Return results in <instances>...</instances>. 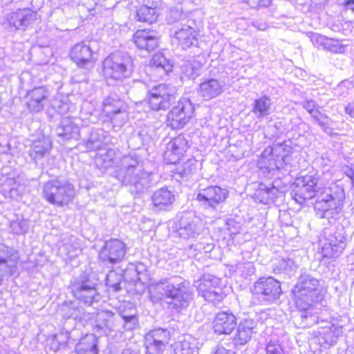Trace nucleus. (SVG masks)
Here are the masks:
<instances>
[{"label":"nucleus","instance_id":"nucleus-1","mask_svg":"<svg viewBox=\"0 0 354 354\" xmlns=\"http://www.w3.org/2000/svg\"><path fill=\"white\" fill-rule=\"evenodd\" d=\"M149 293L153 304L165 299L168 308L178 312L186 308L192 300L189 283L178 276L162 279L151 285Z\"/></svg>","mask_w":354,"mask_h":354},{"label":"nucleus","instance_id":"nucleus-2","mask_svg":"<svg viewBox=\"0 0 354 354\" xmlns=\"http://www.w3.org/2000/svg\"><path fill=\"white\" fill-rule=\"evenodd\" d=\"M292 294L302 322L309 324L308 319L315 321L313 311L323 298L321 281L308 273H303L292 289Z\"/></svg>","mask_w":354,"mask_h":354},{"label":"nucleus","instance_id":"nucleus-3","mask_svg":"<svg viewBox=\"0 0 354 354\" xmlns=\"http://www.w3.org/2000/svg\"><path fill=\"white\" fill-rule=\"evenodd\" d=\"M152 174L145 170L142 162L136 156H124L120 159L116 178L123 185L131 187V191L142 193L151 185Z\"/></svg>","mask_w":354,"mask_h":354},{"label":"nucleus","instance_id":"nucleus-4","mask_svg":"<svg viewBox=\"0 0 354 354\" xmlns=\"http://www.w3.org/2000/svg\"><path fill=\"white\" fill-rule=\"evenodd\" d=\"M344 200V188L334 182H328L315 203V215L319 218L335 217L342 211Z\"/></svg>","mask_w":354,"mask_h":354},{"label":"nucleus","instance_id":"nucleus-5","mask_svg":"<svg viewBox=\"0 0 354 354\" xmlns=\"http://www.w3.org/2000/svg\"><path fill=\"white\" fill-rule=\"evenodd\" d=\"M133 71V59L124 53H112L104 59L102 64L103 76L111 85L131 77Z\"/></svg>","mask_w":354,"mask_h":354},{"label":"nucleus","instance_id":"nucleus-6","mask_svg":"<svg viewBox=\"0 0 354 354\" xmlns=\"http://www.w3.org/2000/svg\"><path fill=\"white\" fill-rule=\"evenodd\" d=\"M42 194L49 203L63 207L72 201L75 195V189L69 180L55 178L44 183Z\"/></svg>","mask_w":354,"mask_h":354},{"label":"nucleus","instance_id":"nucleus-7","mask_svg":"<svg viewBox=\"0 0 354 354\" xmlns=\"http://www.w3.org/2000/svg\"><path fill=\"white\" fill-rule=\"evenodd\" d=\"M292 150L290 141L274 144L263 150L258 164L261 169H266L268 172L278 170L283 167L286 158L292 153Z\"/></svg>","mask_w":354,"mask_h":354},{"label":"nucleus","instance_id":"nucleus-8","mask_svg":"<svg viewBox=\"0 0 354 354\" xmlns=\"http://www.w3.org/2000/svg\"><path fill=\"white\" fill-rule=\"evenodd\" d=\"M325 178H315L313 176H305L297 180L296 186L291 192L293 199L302 204L306 200L318 196L327 183Z\"/></svg>","mask_w":354,"mask_h":354},{"label":"nucleus","instance_id":"nucleus-9","mask_svg":"<svg viewBox=\"0 0 354 354\" xmlns=\"http://www.w3.org/2000/svg\"><path fill=\"white\" fill-rule=\"evenodd\" d=\"M325 178H315L313 176H305L297 180L296 186L291 192L293 199L302 204L306 200L318 196L327 183Z\"/></svg>","mask_w":354,"mask_h":354},{"label":"nucleus","instance_id":"nucleus-10","mask_svg":"<svg viewBox=\"0 0 354 354\" xmlns=\"http://www.w3.org/2000/svg\"><path fill=\"white\" fill-rule=\"evenodd\" d=\"M252 294L266 304L276 303L282 294L281 283L272 277H260L254 282Z\"/></svg>","mask_w":354,"mask_h":354},{"label":"nucleus","instance_id":"nucleus-11","mask_svg":"<svg viewBox=\"0 0 354 354\" xmlns=\"http://www.w3.org/2000/svg\"><path fill=\"white\" fill-rule=\"evenodd\" d=\"M176 88L168 84L154 86L148 91V104L155 111L166 109L176 99Z\"/></svg>","mask_w":354,"mask_h":354},{"label":"nucleus","instance_id":"nucleus-12","mask_svg":"<svg viewBox=\"0 0 354 354\" xmlns=\"http://www.w3.org/2000/svg\"><path fill=\"white\" fill-rule=\"evenodd\" d=\"M194 108L190 100L180 99L167 115V125L173 129H183L194 115Z\"/></svg>","mask_w":354,"mask_h":354},{"label":"nucleus","instance_id":"nucleus-13","mask_svg":"<svg viewBox=\"0 0 354 354\" xmlns=\"http://www.w3.org/2000/svg\"><path fill=\"white\" fill-rule=\"evenodd\" d=\"M228 196V191L219 186L212 185L205 188L199 187L196 199L205 207H215L223 203Z\"/></svg>","mask_w":354,"mask_h":354},{"label":"nucleus","instance_id":"nucleus-14","mask_svg":"<svg viewBox=\"0 0 354 354\" xmlns=\"http://www.w3.org/2000/svg\"><path fill=\"white\" fill-rule=\"evenodd\" d=\"M19 252L3 244L0 245V284L4 278L17 272Z\"/></svg>","mask_w":354,"mask_h":354},{"label":"nucleus","instance_id":"nucleus-15","mask_svg":"<svg viewBox=\"0 0 354 354\" xmlns=\"http://www.w3.org/2000/svg\"><path fill=\"white\" fill-rule=\"evenodd\" d=\"M72 293L78 301L88 306L99 302L101 299L95 284L88 279L75 282L72 285Z\"/></svg>","mask_w":354,"mask_h":354},{"label":"nucleus","instance_id":"nucleus-16","mask_svg":"<svg viewBox=\"0 0 354 354\" xmlns=\"http://www.w3.org/2000/svg\"><path fill=\"white\" fill-rule=\"evenodd\" d=\"M126 254L124 243L119 239H111L105 242L100 251L99 258L106 265L118 263Z\"/></svg>","mask_w":354,"mask_h":354},{"label":"nucleus","instance_id":"nucleus-17","mask_svg":"<svg viewBox=\"0 0 354 354\" xmlns=\"http://www.w3.org/2000/svg\"><path fill=\"white\" fill-rule=\"evenodd\" d=\"M176 230L178 236L184 239H194L201 234L202 225L198 218L186 213L176 223Z\"/></svg>","mask_w":354,"mask_h":354},{"label":"nucleus","instance_id":"nucleus-18","mask_svg":"<svg viewBox=\"0 0 354 354\" xmlns=\"http://www.w3.org/2000/svg\"><path fill=\"white\" fill-rule=\"evenodd\" d=\"M37 12L30 8L17 9L6 16V23L14 30H25L26 28L37 19Z\"/></svg>","mask_w":354,"mask_h":354},{"label":"nucleus","instance_id":"nucleus-19","mask_svg":"<svg viewBox=\"0 0 354 354\" xmlns=\"http://www.w3.org/2000/svg\"><path fill=\"white\" fill-rule=\"evenodd\" d=\"M121 324L118 317L110 310L97 313L93 327L100 335H108L113 331H120Z\"/></svg>","mask_w":354,"mask_h":354},{"label":"nucleus","instance_id":"nucleus-20","mask_svg":"<svg viewBox=\"0 0 354 354\" xmlns=\"http://www.w3.org/2000/svg\"><path fill=\"white\" fill-rule=\"evenodd\" d=\"M169 339L170 333L167 329L160 328L151 330L145 337L147 348L156 354L162 353Z\"/></svg>","mask_w":354,"mask_h":354},{"label":"nucleus","instance_id":"nucleus-21","mask_svg":"<svg viewBox=\"0 0 354 354\" xmlns=\"http://www.w3.org/2000/svg\"><path fill=\"white\" fill-rule=\"evenodd\" d=\"M189 147V141L184 136L179 135L167 145L165 159L169 164H177Z\"/></svg>","mask_w":354,"mask_h":354},{"label":"nucleus","instance_id":"nucleus-22","mask_svg":"<svg viewBox=\"0 0 354 354\" xmlns=\"http://www.w3.org/2000/svg\"><path fill=\"white\" fill-rule=\"evenodd\" d=\"M25 191V180L21 176L5 178L0 187V192L6 198L15 201H19Z\"/></svg>","mask_w":354,"mask_h":354},{"label":"nucleus","instance_id":"nucleus-23","mask_svg":"<svg viewBox=\"0 0 354 354\" xmlns=\"http://www.w3.org/2000/svg\"><path fill=\"white\" fill-rule=\"evenodd\" d=\"M50 91L45 86L33 88L27 93L26 103L28 110L32 113H38L43 110L48 102Z\"/></svg>","mask_w":354,"mask_h":354},{"label":"nucleus","instance_id":"nucleus-24","mask_svg":"<svg viewBox=\"0 0 354 354\" xmlns=\"http://www.w3.org/2000/svg\"><path fill=\"white\" fill-rule=\"evenodd\" d=\"M346 238L343 233L335 231L330 234L328 242L326 243L322 248V255L325 258H337L342 253L346 248Z\"/></svg>","mask_w":354,"mask_h":354},{"label":"nucleus","instance_id":"nucleus-25","mask_svg":"<svg viewBox=\"0 0 354 354\" xmlns=\"http://www.w3.org/2000/svg\"><path fill=\"white\" fill-rule=\"evenodd\" d=\"M70 56L80 68L90 69L94 66L92 50L90 46L83 43L75 44L71 51Z\"/></svg>","mask_w":354,"mask_h":354},{"label":"nucleus","instance_id":"nucleus-26","mask_svg":"<svg viewBox=\"0 0 354 354\" xmlns=\"http://www.w3.org/2000/svg\"><path fill=\"white\" fill-rule=\"evenodd\" d=\"M236 317L229 311H221L216 314L213 321L214 332L218 335H229L236 326Z\"/></svg>","mask_w":354,"mask_h":354},{"label":"nucleus","instance_id":"nucleus-27","mask_svg":"<svg viewBox=\"0 0 354 354\" xmlns=\"http://www.w3.org/2000/svg\"><path fill=\"white\" fill-rule=\"evenodd\" d=\"M121 328L124 330H134L138 325V311L131 303H124L118 309Z\"/></svg>","mask_w":354,"mask_h":354},{"label":"nucleus","instance_id":"nucleus-28","mask_svg":"<svg viewBox=\"0 0 354 354\" xmlns=\"http://www.w3.org/2000/svg\"><path fill=\"white\" fill-rule=\"evenodd\" d=\"M133 41L140 49L150 53L158 46V38L153 30H138L133 35Z\"/></svg>","mask_w":354,"mask_h":354},{"label":"nucleus","instance_id":"nucleus-29","mask_svg":"<svg viewBox=\"0 0 354 354\" xmlns=\"http://www.w3.org/2000/svg\"><path fill=\"white\" fill-rule=\"evenodd\" d=\"M257 322L250 318L243 319L237 326L235 336L233 339L234 346H243L252 338L254 329L257 326Z\"/></svg>","mask_w":354,"mask_h":354},{"label":"nucleus","instance_id":"nucleus-30","mask_svg":"<svg viewBox=\"0 0 354 354\" xmlns=\"http://www.w3.org/2000/svg\"><path fill=\"white\" fill-rule=\"evenodd\" d=\"M77 119L64 118L56 128V133L64 140H77L80 137V127Z\"/></svg>","mask_w":354,"mask_h":354},{"label":"nucleus","instance_id":"nucleus-31","mask_svg":"<svg viewBox=\"0 0 354 354\" xmlns=\"http://www.w3.org/2000/svg\"><path fill=\"white\" fill-rule=\"evenodd\" d=\"M52 148V142L49 138L41 136L32 142L28 154L32 160L37 162L48 154Z\"/></svg>","mask_w":354,"mask_h":354},{"label":"nucleus","instance_id":"nucleus-32","mask_svg":"<svg viewBox=\"0 0 354 354\" xmlns=\"http://www.w3.org/2000/svg\"><path fill=\"white\" fill-rule=\"evenodd\" d=\"M223 92V85L218 80L210 78L204 80L199 85L198 93L205 100H209Z\"/></svg>","mask_w":354,"mask_h":354},{"label":"nucleus","instance_id":"nucleus-33","mask_svg":"<svg viewBox=\"0 0 354 354\" xmlns=\"http://www.w3.org/2000/svg\"><path fill=\"white\" fill-rule=\"evenodd\" d=\"M108 132L102 129L91 128L89 131V136L83 140L82 145L87 151L101 150L104 144H106Z\"/></svg>","mask_w":354,"mask_h":354},{"label":"nucleus","instance_id":"nucleus-34","mask_svg":"<svg viewBox=\"0 0 354 354\" xmlns=\"http://www.w3.org/2000/svg\"><path fill=\"white\" fill-rule=\"evenodd\" d=\"M342 327L334 324H329L321 328L318 332L319 344L324 347L333 345L342 333Z\"/></svg>","mask_w":354,"mask_h":354},{"label":"nucleus","instance_id":"nucleus-35","mask_svg":"<svg viewBox=\"0 0 354 354\" xmlns=\"http://www.w3.org/2000/svg\"><path fill=\"white\" fill-rule=\"evenodd\" d=\"M174 38L182 49H187L196 43V31L191 25H183L175 32Z\"/></svg>","mask_w":354,"mask_h":354},{"label":"nucleus","instance_id":"nucleus-36","mask_svg":"<svg viewBox=\"0 0 354 354\" xmlns=\"http://www.w3.org/2000/svg\"><path fill=\"white\" fill-rule=\"evenodd\" d=\"M151 201L157 210H165L175 201V195L167 187H162L153 194Z\"/></svg>","mask_w":354,"mask_h":354},{"label":"nucleus","instance_id":"nucleus-37","mask_svg":"<svg viewBox=\"0 0 354 354\" xmlns=\"http://www.w3.org/2000/svg\"><path fill=\"white\" fill-rule=\"evenodd\" d=\"M63 316L67 319L79 320L80 322H87L94 317L93 313H86L82 308L77 307L74 303L66 304L62 308Z\"/></svg>","mask_w":354,"mask_h":354},{"label":"nucleus","instance_id":"nucleus-38","mask_svg":"<svg viewBox=\"0 0 354 354\" xmlns=\"http://www.w3.org/2000/svg\"><path fill=\"white\" fill-rule=\"evenodd\" d=\"M97 154L95 163L98 167L109 168L116 162L118 159H121L120 152L115 149H101Z\"/></svg>","mask_w":354,"mask_h":354},{"label":"nucleus","instance_id":"nucleus-39","mask_svg":"<svg viewBox=\"0 0 354 354\" xmlns=\"http://www.w3.org/2000/svg\"><path fill=\"white\" fill-rule=\"evenodd\" d=\"M77 354H98L97 338L93 334L82 337L75 347Z\"/></svg>","mask_w":354,"mask_h":354},{"label":"nucleus","instance_id":"nucleus-40","mask_svg":"<svg viewBox=\"0 0 354 354\" xmlns=\"http://www.w3.org/2000/svg\"><path fill=\"white\" fill-rule=\"evenodd\" d=\"M219 283V279L210 274H205L197 281H195L194 286L196 288L198 295H202L204 293L217 288Z\"/></svg>","mask_w":354,"mask_h":354},{"label":"nucleus","instance_id":"nucleus-41","mask_svg":"<svg viewBox=\"0 0 354 354\" xmlns=\"http://www.w3.org/2000/svg\"><path fill=\"white\" fill-rule=\"evenodd\" d=\"M126 109L125 103L118 97H108L104 101L103 111L108 118Z\"/></svg>","mask_w":354,"mask_h":354},{"label":"nucleus","instance_id":"nucleus-42","mask_svg":"<svg viewBox=\"0 0 354 354\" xmlns=\"http://www.w3.org/2000/svg\"><path fill=\"white\" fill-rule=\"evenodd\" d=\"M271 100L266 95L261 96L254 100L252 111L258 118H263L270 114Z\"/></svg>","mask_w":354,"mask_h":354},{"label":"nucleus","instance_id":"nucleus-43","mask_svg":"<svg viewBox=\"0 0 354 354\" xmlns=\"http://www.w3.org/2000/svg\"><path fill=\"white\" fill-rule=\"evenodd\" d=\"M151 67L161 73L160 75H166L171 71L173 65L162 53L155 54L151 59Z\"/></svg>","mask_w":354,"mask_h":354},{"label":"nucleus","instance_id":"nucleus-44","mask_svg":"<svg viewBox=\"0 0 354 354\" xmlns=\"http://www.w3.org/2000/svg\"><path fill=\"white\" fill-rule=\"evenodd\" d=\"M62 252L69 259L77 257L81 253V249L77 237L70 236L62 248Z\"/></svg>","mask_w":354,"mask_h":354},{"label":"nucleus","instance_id":"nucleus-45","mask_svg":"<svg viewBox=\"0 0 354 354\" xmlns=\"http://www.w3.org/2000/svg\"><path fill=\"white\" fill-rule=\"evenodd\" d=\"M320 109L321 106H319L315 110L310 111L309 114L323 131L328 133L331 131V128L330 127L331 119L326 114L322 113Z\"/></svg>","mask_w":354,"mask_h":354},{"label":"nucleus","instance_id":"nucleus-46","mask_svg":"<svg viewBox=\"0 0 354 354\" xmlns=\"http://www.w3.org/2000/svg\"><path fill=\"white\" fill-rule=\"evenodd\" d=\"M158 16L154 8L147 6H142L137 10V18L140 21L152 24L156 21Z\"/></svg>","mask_w":354,"mask_h":354},{"label":"nucleus","instance_id":"nucleus-47","mask_svg":"<svg viewBox=\"0 0 354 354\" xmlns=\"http://www.w3.org/2000/svg\"><path fill=\"white\" fill-rule=\"evenodd\" d=\"M182 71L185 77L194 80L201 74V65L196 60L188 61L183 66Z\"/></svg>","mask_w":354,"mask_h":354},{"label":"nucleus","instance_id":"nucleus-48","mask_svg":"<svg viewBox=\"0 0 354 354\" xmlns=\"http://www.w3.org/2000/svg\"><path fill=\"white\" fill-rule=\"evenodd\" d=\"M10 228L13 234L23 235L29 230V221L24 218H17L15 221H11Z\"/></svg>","mask_w":354,"mask_h":354},{"label":"nucleus","instance_id":"nucleus-49","mask_svg":"<svg viewBox=\"0 0 354 354\" xmlns=\"http://www.w3.org/2000/svg\"><path fill=\"white\" fill-rule=\"evenodd\" d=\"M122 279V275L115 271H111L106 274V285L114 292H118L121 289L120 285Z\"/></svg>","mask_w":354,"mask_h":354},{"label":"nucleus","instance_id":"nucleus-50","mask_svg":"<svg viewBox=\"0 0 354 354\" xmlns=\"http://www.w3.org/2000/svg\"><path fill=\"white\" fill-rule=\"evenodd\" d=\"M207 301L211 302L214 305L219 304L224 298L225 295L222 290L219 288H214L201 295Z\"/></svg>","mask_w":354,"mask_h":354},{"label":"nucleus","instance_id":"nucleus-51","mask_svg":"<svg viewBox=\"0 0 354 354\" xmlns=\"http://www.w3.org/2000/svg\"><path fill=\"white\" fill-rule=\"evenodd\" d=\"M195 159H189L187 161L183 163L182 166H179L177 168V172L182 177H188L196 170V164Z\"/></svg>","mask_w":354,"mask_h":354},{"label":"nucleus","instance_id":"nucleus-52","mask_svg":"<svg viewBox=\"0 0 354 354\" xmlns=\"http://www.w3.org/2000/svg\"><path fill=\"white\" fill-rule=\"evenodd\" d=\"M109 118L112 122L114 127H120L126 122L127 118V111H120L109 117Z\"/></svg>","mask_w":354,"mask_h":354},{"label":"nucleus","instance_id":"nucleus-53","mask_svg":"<svg viewBox=\"0 0 354 354\" xmlns=\"http://www.w3.org/2000/svg\"><path fill=\"white\" fill-rule=\"evenodd\" d=\"M277 267L279 271L289 274L291 271L295 269L296 266L292 259H287L280 261Z\"/></svg>","mask_w":354,"mask_h":354},{"label":"nucleus","instance_id":"nucleus-54","mask_svg":"<svg viewBox=\"0 0 354 354\" xmlns=\"http://www.w3.org/2000/svg\"><path fill=\"white\" fill-rule=\"evenodd\" d=\"M310 40L313 45L316 47L322 46L324 48L325 43L330 42V39L318 33L312 32L310 35Z\"/></svg>","mask_w":354,"mask_h":354},{"label":"nucleus","instance_id":"nucleus-55","mask_svg":"<svg viewBox=\"0 0 354 354\" xmlns=\"http://www.w3.org/2000/svg\"><path fill=\"white\" fill-rule=\"evenodd\" d=\"M266 354H284L281 344L277 342L270 341L266 347Z\"/></svg>","mask_w":354,"mask_h":354},{"label":"nucleus","instance_id":"nucleus-56","mask_svg":"<svg viewBox=\"0 0 354 354\" xmlns=\"http://www.w3.org/2000/svg\"><path fill=\"white\" fill-rule=\"evenodd\" d=\"M263 194L267 195L264 203H269L270 201H273L275 198L278 197L279 190L275 187L272 186V187H266Z\"/></svg>","mask_w":354,"mask_h":354},{"label":"nucleus","instance_id":"nucleus-57","mask_svg":"<svg viewBox=\"0 0 354 354\" xmlns=\"http://www.w3.org/2000/svg\"><path fill=\"white\" fill-rule=\"evenodd\" d=\"M12 158L10 147L9 145L6 146H0V161L10 162Z\"/></svg>","mask_w":354,"mask_h":354},{"label":"nucleus","instance_id":"nucleus-58","mask_svg":"<svg viewBox=\"0 0 354 354\" xmlns=\"http://www.w3.org/2000/svg\"><path fill=\"white\" fill-rule=\"evenodd\" d=\"M339 42L337 40L330 39V42L325 43L324 49L337 53L340 49Z\"/></svg>","mask_w":354,"mask_h":354},{"label":"nucleus","instance_id":"nucleus-59","mask_svg":"<svg viewBox=\"0 0 354 354\" xmlns=\"http://www.w3.org/2000/svg\"><path fill=\"white\" fill-rule=\"evenodd\" d=\"M212 354H235L234 351L231 349L226 348L222 344H218L215 348H212Z\"/></svg>","mask_w":354,"mask_h":354},{"label":"nucleus","instance_id":"nucleus-60","mask_svg":"<svg viewBox=\"0 0 354 354\" xmlns=\"http://www.w3.org/2000/svg\"><path fill=\"white\" fill-rule=\"evenodd\" d=\"M302 106L309 113H310V111H312L315 110L316 108H317L319 106V105L313 100L306 99L302 102Z\"/></svg>","mask_w":354,"mask_h":354},{"label":"nucleus","instance_id":"nucleus-61","mask_svg":"<svg viewBox=\"0 0 354 354\" xmlns=\"http://www.w3.org/2000/svg\"><path fill=\"white\" fill-rule=\"evenodd\" d=\"M66 344L65 340H62V342H59V337L57 335H55L53 342L51 344L52 349L57 351L59 349L61 346H64Z\"/></svg>","mask_w":354,"mask_h":354},{"label":"nucleus","instance_id":"nucleus-62","mask_svg":"<svg viewBox=\"0 0 354 354\" xmlns=\"http://www.w3.org/2000/svg\"><path fill=\"white\" fill-rule=\"evenodd\" d=\"M183 16V15L179 12L177 9H173L170 11V17L171 19L169 20L170 22H175L180 19H181V17Z\"/></svg>","mask_w":354,"mask_h":354},{"label":"nucleus","instance_id":"nucleus-63","mask_svg":"<svg viewBox=\"0 0 354 354\" xmlns=\"http://www.w3.org/2000/svg\"><path fill=\"white\" fill-rule=\"evenodd\" d=\"M344 172L351 180V182L354 180V170L353 169L346 166L344 168Z\"/></svg>","mask_w":354,"mask_h":354},{"label":"nucleus","instance_id":"nucleus-64","mask_svg":"<svg viewBox=\"0 0 354 354\" xmlns=\"http://www.w3.org/2000/svg\"><path fill=\"white\" fill-rule=\"evenodd\" d=\"M345 112L354 118V104H348L345 108Z\"/></svg>","mask_w":354,"mask_h":354}]
</instances>
